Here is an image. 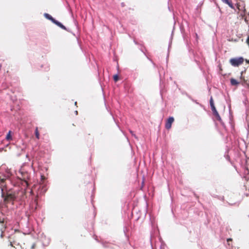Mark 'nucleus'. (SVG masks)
<instances>
[{"mask_svg": "<svg viewBox=\"0 0 249 249\" xmlns=\"http://www.w3.org/2000/svg\"><path fill=\"white\" fill-rule=\"evenodd\" d=\"M244 58L242 57L233 58L230 59V61L231 65L234 67H238L242 64L244 62Z\"/></svg>", "mask_w": 249, "mask_h": 249, "instance_id": "f257e3e1", "label": "nucleus"}, {"mask_svg": "<svg viewBox=\"0 0 249 249\" xmlns=\"http://www.w3.org/2000/svg\"><path fill=\"white\" fill-rule=\"evenodd\" d=\"M2 197H3L4 201L5 203H8L10 201H13L15 199V196L14 195L11 194H8L6 196H4V195H2Z\"/></svg>", "mask_w": 249, "mask_h": 249, "instance_id": "f03ea898", "label": "nucleus"}, {"mask_svg": "<svg viewBox=\"0 0 249 249\" xmlns=\"http://www.w3.org/2000/svg\"><path fill=\"white\" fill-rule=\"evenodd\" d=\"M174 121V118L173 117H170L167 122L165 123V128L167 129H169L171 127L172 124L173 123Z\"/></svg>", "mask_w": 249, "mask_h": 249, "instance_id": "7ed1b4c3", "label": "nucleus"}, {"mask_svg": "<svg viewBox=\"0 0 249 249\" xmlns=\"http://www.w3.org/2000/svg\"><path fill=\"white\" fill-rule=\"evenodd\" d=\"M237 8L239 12H240V16L243 18L245 14L246 9L245 8V7H241L240 5H237Z\"/></svg>", "mask_w": 249, "mask_h": 249, "instance_id": "20e7f679", "label": "nucleus"}, {"mask_svg": "<svg viewBox=\"0 0 249 249\" xmlns=\"http://www.w3.org/2000/svg\"><path fill=\"white\" fill-rule=\"evenodd\" d=\"M44 17L48 19L51 20L53 23H54V21H55L56 19H55L54 18L52 17V16L49 15L47 13H45L44 14Z\"/></svg>", "mask_w": 249, "mask_h": 249, "instance_id": "39448f33", "label": "nucleus"}, {"mask_svg": "<svg viewBox=\"0 0 249 249\" xmlns=\"http://www.w3.org/2000/svg\"><path fill=\"white\" fill-rule=\"evenodd\" d=\"M54 24H55V25H57L58 27H59L60 28H61V29H64V30H66V28L65 26H64L61 22H60L59 21L55 20V21H54Z\"/></svg>", "mask_w": 249, "mask_h": 249, "instance_id": "423d86ee", "label": "nucleus"}, {"mask_svg": "<svg viewBox=\"0 0 249 249\" xmlns=\"http://www.w3.org/2000/svg\"><path fill=\"white\" fill-rule=\"evenodd\" d=\"M213 115H214L216 118V119L219 121L220 123H222V119L218 113V112H217V111H216L215 112H214L213 113Z\"/></svg>", "mask_w": 249, "mask_h": 249, "instance_id": "0eeeda50", "label": "nucleus"}, {"mask_svg": "<svg viewBox=\"0 0 249 249\" xmlns=\"http://www.w3.org/2000/svg\"><path fill=\"white\" fill-rule=\"evenodd\" d=\"M19 172H20V174H21L22 177L23 179H25L26 178H28L29 175H28V173L27 172L24 173L23 171H22L21 170Z\"/></svg>", "mask_w": 249, "mask_h": 249, "instance_id": "6e6552de", "label": "nucleus"}, {"mask_svg": "<svg viewBox=\"0 0 249 249\" xmlns=\"http://www.w3.org/2000/svg\"><path fill=\"white\" fill-rule=\"evenodd\" d=\"M230 81L231 85L232 86H236L239 84V82L234 78H231Z\"/></svg>", "mask_w": 249, "mask_h": 249, "instance_id": "1a4fd4ad", "label": "nucleus"}, {"mask_svg": "<svg viewBox=\"0 0 249 249\" xmlns=\"http://www.w3.org/2000/svg\"><path fill=\"white\" fill-rule=\"evenodd\" d=\"M35 135H36V137L37 139H39V132L38 131L37 127H36V130H35Z\"/></svg>", "mask_w": 249, "mask_h": 249, "instance_id": "9d476101", "label": "nucleus"}, {"mask_svg": "<svg viewBox=\"0 0 249 249\" xmlns=\"http://www.w3.org/2000/svg\"><path fill=\"white\" fill-rule=\"evenodd\" d=\"M11 131H9L6 137V139L8 141L12 140V137L10 135Z\"/></svg>", "mask_w": 249, "mask_h": 249, "instance_id": "9b49d317", "label": "nucleus"}, {"mask_svg": "<svg viewBox=\"0 0 249 249\" xmlns=\"http://www.w3.org/2000/svg\"><path fill=\"white\" fill-rule=\"evenodd\" d=\"M225 3L227 4L231 8L234 9V6L231 1L228 0V1Z\"/></svg>", "mask_w": 249, "mask_h": 249, "instance_id": "f8f14e48", "label": "nucleus"}, {"mask_svg": "<svg viewBox=\"0 0 249 249\" xmlns=\"http://www.w3.org/2000/svg\"><path fill=\"white\" fill-rule=\"evenodd\" d=\"M211 109H212V111H213V112H215L216 111H217V110H216V108H215V106H214V105H213H213H212V106H211Z\"/></svg>", "mask_w": 249, "mask_h": 249, "instance_id": "ddd939ff", "label": "nucleus"}, {"mask_svg": "<svg viewBox=\"0 0 249 249\" xmlns=\"http://www.w3.org/2000/svg\"><path fill=\"white\" fill-rule=\"evenodd\" d=\"M211 109H212V111H213V112H215L216 111H217V110H216V108H215V106H214V105H213H213H212V106H211Z\"/></svg>", "mask_w": 249, "mask_h": 249, "instance_id": "4468645a", "label": "nucleus"}, {"mask_svg": "<svg viewBox=\"0 0 249 249\" xmlns=\"http://www.w3.org/2000/svg\"><path fill=\"white\" fill-rule=\"evenodd\" d=\"M210 106H213L214 105V103H213V98L211 97V98H210Z\"/></svg>", "mask_w": 249, "mask_h": 249, "instance_id": "2eb2a0df", "label": "nucleus"}, {"mask_svg": "<svg viewBox=\"0 0 249 249\" xmlns=\"http://www.w3.org/2000/svg\"><path fill=\"white\" fill-rule=\"evenodd\" d=\"M114 80L116 82L118 80V74H115L113 76Z\"/></svg>", "mask_w": 249, "mask_h": 249, "instance_id": "dca6fc26", "label": "nucleus"}, {"mask_svg": "<svg viewBox=\"0 0 249 249\" xmlns=\"http://www.w3.org/2000/svg\"><path fill=\"white\" fill-rule=\"evenodd\" d=\"M130 133L131 134V135L134 136L136 139H137V137L136 136V135L134 133L133 131L132 130H129Z\"/></svg>", "mask_w": 249, "mask_h": 249, "instance_id": "f3484780", "label": "nucleus"}, {"mask_svg": "<svg viewBox=\"0 0 249 249\" xmlns=\"http://www.w3.org/2000/svg\"><path fill=\"white\" fill-rule=\"evenodd\" d=\"M249 173V169L247 167H245V174H248Z\"/></svg>", "mask_w": 249, "mask_h": 249, "instance_id": "a211bd4d", "label": "nucleus"}, {"mask_svg": "<svg viewBox=\"0 0 249 249\" xmlns=\"http://www.w3.org/2000/svg\"><path fill=\"white\" fill-rule=\"evenodd\" d=\"M45 177L43 175H41V181H43L45 179Z\"/></svg>", "mask_w": 249, "mask_h": 249, "instance_id": "6ab92c4d", "label": "nucleus"}, {"mask_svg": "<svg viewBox=\"0 0 249 249\" xmlns=\"http://www.w3.org/2000/svg\"><path fill=\"white\" fill-rule=\"evenodd\" d=\"M35 248V245H33L31 248L33 249Z\"/></svg>", "mask_w": 249, "mask_h": 249, "instance_id": "aec40b11", "label": "nucleus"}, {"mask_svg": "<svg viewBox=\"0 0 249 249\" xmlns=\"http://www.w3.org/2000/svg\"><path fill=\"white\" fill-rule=\"evenodd\" d=\"M196 38H198V35L197 34H196Z\"/></svg>", "mask_w": 249, "mask_h": 249, "instance_id": "412c9836", "label": "nucleus"}, {"mask_svg": "<svg viewBox=\"0 0 249 249\" xmlns=\"http://www.w3.org/2000/svg\"><path fill=\"white\" fill-rule=\"evenodd\" d=\"M75 113L76 114V115H77V114H78V112H77V111H75Z\"/></svg>", "mask_w": 249, "mask_h": 249, "instance_id": "4be33fe9", "label": "nucleus"}, {"mask_svg": "<svg viewBox=\"0 0 249 249\" xmlns=\"http://www.w3.org/2000/svg\"><path fill=\"white\" fill-rule=\"evenodd\" d=\"M246 62L249 64V60H246Z\"/></svg>", "mask_w": 249, "mask_h": 249, "instance_id": "5701e85b", "label": "nucleus"}, {"mask_svg": "<svg viewBox=\"0 0 249 249\" xmlns=\"http://www.w3.org/2000/svg\"><path fill=\"white\" fill-rule=\"evenodd\" d=\"M0 237H3V234H2V233H1V235H0Z\"/></svg>", "mask_w": 249, "mask_h": 249, "instance_id": "b1692460", "label": "nucleus"}, {"mask_svg": "<svg viewBox=\"0 0 249 249\" xmlns=\"http://www.w3.org/2000/svg\"><path fill=\"white\" fill-rule=\"evenodd\" d=\"M229 158H229V156H227V159L228 160H229Z\"/></svg>", "mask_w": 249, "mask_h": 249, "instance_id": "393cba45", "label": "nucleus"}, {"mask_svg": "<svg viewBox=\"0 0 249 249\" xmlns=\"http://www.w3.org/2000/svg\"><path fill=\"white\" fill-rule=\"evenodd\" d=\"M1 65L0 64V70H1Z\"/></svg>", "mask_w": 249, "mask_h": 249, "instance_id": "a878e982", "label": "nucleus"}, {"mask_svg": "<svg viewBox=\"0 0 249 249\" xmlns=\"http://www.w3.org/2000/svg\"><path fill=\"white\" fill-rule=\"evenodd\" d=\"M2 222H3V221H2L1 220V219H0V223H2Z\"/></svg>", "mask_w": 249, "mask_h": 249, "instance_id": "bb28decb", "label": "nucleus"}, {"mask_svg": "<svg viewBox=\"0 0 249 249\" xmlns=\"http://www.w3.org/2000/svg\"><path fill=\"white\" fill-rule=\"evenodd\" d=\"M245 178H246V179H247V178L246 177H245Z\"/></svg>", "mask_w": 249, "mask_h": 249, "instance_id": "cd10ccee", "label": "nucleus"}, {"mask_svg": "<svg viewBox=\"0 0 249 249\" xmlns=\"http://www.w3.org/2000/svg\"><path fill=\"white\" fill-rule=\"evenodd\" d=\"M245 178H246V179H247V178L246 177H245Z\"/></svg>", "mask_w": 249, "mask_h": 249, "instance_id": "c85d7f7f", "label": "nucleus"}, {"mask_svg": "<svg viewBox=\"0 0 249 249\" xmlns=\"http://www.w3.org/2000/svg\"><path fill=\"white\" fill-rule=\"evenodd\" d=\"M245 178H246V179H247V178L246 177H245Z\"/></svg>", "mask_w": 249, "mask_h": 249, "instance_id": "c756f323", "label": "nucleus"}]
</instances>
